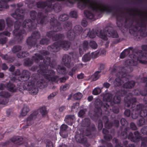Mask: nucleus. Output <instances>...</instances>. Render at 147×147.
I'll use <instances>...</instances> for the list:
<instances>
[{
	"instance_id": "7ed1b4c3",
	"label": "nucleus",
	"mask_w": 147,
	"mask_h": 147,
	"mask_svg": "<svg viewBox=\"0 0 147 147\" xmlns=\"http://www.w3.org/2000/svg\"><path fill=\"white\" fill-rule=\"evenodd\" d=\"M35 113L31 114L27 118L26 122L27 125H30L33 124L36 116L34 115Z\"/></svg>"
},
{
	"instance_id": "13d9d810",
	"label": "nucleus",
	"mask_w": 147,
	"mask_h": 147,
	"mask_svg": "<svg viewBox=\"0 0 147 147\" xmlns=\"http://www.w3.org/2000/svg\"><path fill=\"white\" fill-rule=\"evenodd\" d=\"M99 126H100V127L99 128H100V129H101L102 127V123H99Z\"/></svg>"
},
{
	"instance_id": "6e6d98bb",
	"label": "nucleus",
	"mask_w": 147,
	"mask_h": 147,
	"mask_svg": "<svg viewBox=\"0 0 147 147\" xmlns=\"http://www.w3.org/2000/svg\"><path fill=\"white\" fill-rule=\"evenodd\" d=\"M3 76V73H0V78H2Z\"/></svg>"
},
{
	"instance_id": "774afa93",
	"label": "nucleus",
	"mask_w": 147,
	"mask_h": 147,
	"mask_svg": "<svg viewBox=\"0 0 147 147\" xmlns=\"http://www.w3.org/2000/svg\"><path fill=\"white\" fill-rule=\"evenodd\" d=\"M72 35H73V33H71V34H70V36H71L72 37L73 36H72Z\"/></svg>"
},
{
	"instance_id": "e2e57ef3",
	"label": "nucleus",
	"mask_w": 147,
	"mask_h": 147,
	"mask_svg": "<svg viewBox=\"0 0 147 147\" xmlns=\"http://www.w3.org/2000/svg\"><path fill=\"white\" fill-rule=\"evenodd\" d=\"M0 95L1 96H3L4 97H6L7 96L6 95V94L2 95L1 94H0Z\"/></svg>"
},
{
	"instance_id": "f704fd0d",
	"label": "nucleus",
	"mask_w": 147,
	"mask_h": 147,
	"mask_svg": "<svg viewBox=\"0 0 147 147\" xmlns=\"http://www.w3.org/2000/svg\"><path fill=\"white\" fill-rule=\"evenodd\" d=\"M121 124L123 125H124L126 123V120L124 119H122L121 120Z\"/></svg>"
},
{
	"instance_id": "a211bd4d",
	"label": "nucleus",
	"mask_w": 147,
	"mask_h": 147,
	"mask_svg": "<svg viewBox=\"0 0 147 147\" xmlns=\"http://www.w3.org/2000/svg\"><path fill=\"white\" fill-rule=\"evenodd\" d=\"M74 118V116H71V115H69L66 116L65 120L66 122H68L69 121H71Z\"/></svg>"
},
{
	"instance_id": "9d476101",
	"label": "nucleus",
	"mask_w": 147,
	"mask_h": 147,
	"mask_svg": "<svg viewBox=\"0 0 147 147\" xmlns=\"http://www.w3.org/2000/svg\"><path fill=\"white\" fill-rule=\"evenodd\" d=\"M88 46V42L86 41H84L83 43V51L81 48H79V51L80 53V54L82 53V52H83L87 48Z\"/></svg>"
},
{
	"instance_id": "c03bdc74",
	"label": "nucleus",
	"mask_w": 147,
	"mask_h": 147,
	"mask_svg": "<svg viewBox=\"0 0 147 147\" xmlns=\"http://www.w3.org/2000/svg\"><path fill=\"white\" fill-rule=\"evenodd\" d=\"M7 68V67L5 64H4L2 65V68L3 69L6 70Z\"/></svg>"
},
{
	"instance_id": "dca6fc26",
	"label": "nucleus",
	"mask_w": 147,
	"mask_h": 147,
	"mask_svg": "<svg viewBox=\"0 0 147 147\" xmlns=\"http://www.w3.org/2000/svg\"><path fill=\"white\" fill-rule=\"evenodd\" d=\"M101 92V89L100 88H97L94 89L93 91V94L96 95L100 93Z\"/></svg>"
},
{
	"instance_id": "4c0bfd02",
	"label": "nucleus",
	"mask_w": 147,
	"mask_h": 147,
	"mask_svg": "<svg viewBox=\"0 0 147 147\" xmlns=\"http://www.w3.org/2000/svg\"><path fill=\"white\" fill-rule=\"evenodd\" d=\"M84 77V75L83 74H80L77 76V78L79 79H82Z\"/></svg>"
},
{
	"instance_id": "c756f323",
	"label": "nucleus",
	"mask_w": 147,
	"mask_h": 147,
	"mask_svg": "<svg viewBox=\"0 0 147 147\" xmlns=\"http://www.w3.org/2000/svg\"><path fill=\"white\" fill-rule=\"evenodd\" d=\"M106 51L105 49H103L100 50L99 52L100 55L102 56L105 55L106 54Z\"/></svg>"
},
{
	"instance_id": "a18cd8bd",
	"label": "nucleus",
	"mask_w": 147,
	"mask_h": 147,
	"mask_svg": "<svg viewBox=\"0 0 147 147\" xmlns=\"http://www.w3.org/2000/svg\"><path fill=\"white\" fill-rule=\"evenodd\" d=\"M65 107H61L59 108V111L61 112L64 110Z\"/></svg>"
},
{
	"instance_id": "b1692460",
	"label": "nucleus",
	"mask_w": 147,
	"mask_h": 147,
	"mask_svg": "<svg viewBox=\"0 0 147 147\" xmlns=\"http://www.w3.org/2000/svg\"><path fill=\"white\" fill-rule=\"evenodd\" d=\"M8 89L12 92H14L16 90L14 85L12 84L9 87H8Z\"/></svg>"
},
{
	"instance_id": "9b49d317",
	"label": "nucleus",
	"mask_w": 147,
	"mask_h": 147,
	"mask_svg": "<svg viewBox=\"0 0 147 147\" xmlns=\"http://www.w3.org/2000/svg\"><path fill=\"white\" fill-rule=\"evenodd\" d=\"M18 22L16 23L14 25V28L15 29L13 31V34L14 35H17V36H20L22 34L21 33H18V34H17V33L19 31L18 30H17V28H19L20 27L19 26V25H18L17 24Z\"/></svg>"
},
{
	"instance_id": "a19ab883",
	"label": "nucleus",
	"mask_w": 147,
	"mask_h": 147,
	"mask_svg": "<svg viewBox=\"0 0 147 147\" xmlns=\"http://www.w3.org/2000/svg\"><path fill=\"white\" fill-rule=\"evenodd\" d=\"M110 86V84L108 83H104V86L106 88H109Z\"/></svg>"
},
{
	"instance_id": "052dcab7",
	"label": "nucleus",
	"mask_w": 147,
	"mask_h": 147,
	"mask_svg": "<svg viewBox=\"0 0 147 147\" xmlns=\"http://www.w3.org/2000/svg\"><path fill=\"white\" fill-rule=\"evenodd\" d=\"M88 31H87H87H86V30H85V33H86V36H85V37H86V36H87V34H88Z\"/></svg>"
},
{
	"instance_id": "69168bd1",
	"label": "nucleus",
	"mask_w": 147,
	"mask_h": 147,
	"mask_svg": "<svg viewBox=\"0 0 147 147\" xmlns=\"http://www.w3.org/2000/svg\"><path fill=\"white\" fill-rule=\"evenodd\" d=\"M53 115H54V117H55V118L57 119V117H56L55 114V113H54V114H53Z\"/></svg>"
},
{
	"instance_id": "4468645a",
	"label": "nucleus",
	"mask_w": 147,
	"mask_h": 147,
	"mask_svg": "<svg viewBox=\"0 0 147 147\" xmlns=\"http://www.w3.org/2000/svg\"><path fill=\"white\" fill-rule=\"evenodd\" d=\"M84 13L86 16L90 19H92L93 17V15L92 14L87 11H85L84 12Z\"/></svg>"
},
{
	"instance_id": "338daca9",
	"label": "nucleus",
	"mask_w": 147,
	"mask_h": 147,
	"mask_svg": "<svg viewBox=\"0 0 147 147\" xmlns=\"http://www.w3.org/2000/svg\"><path fill=\"white\" fill-rule=\"evenodd\" d=\"M61 69L62 70H65V68H64V67H62V68H61Z\"/></svg>"
},
{
	"instance_id": "2f4dec72",
	"label": "nucleus",
	"mask_w": 147,
	"mask_h": 147,
	"mask_svg": "<svg viewBox=\"0 0 147 147\" xmlns=\"http://www.w3.org/2000/svg\"><path fill=\"white\" fill-rule=\"evenodd\" d=\"M79 136V135H76V138L77 142H80V143H83V140L81 138H77V137H78Z\"/></svg>"
},
{
	"instance_id": "58836bf2",
	"label": "nucleus",
	"mask_w": 147,
	"mask_h": 147,
	"mask_svg": "<svg viewBox=\"0 0 147 147\" xmlns=\"http://www.w3.org/2000/svg\"><path fill=\"white\" fill-rule=\"evenodd\" d=\"M131 61H132V60L131 61L130 60H128L126 61V64H127L128 65H129V64H131V65H135L134 64H133L132 63H131Z\"/></svg>"
},
{
	"instance_id": "72a5a7b5",
	"label": "nucleus",
	"mask_w": 147,
	"mask_h": 147,
	"mask_svg": "<svg viewBox=\"0 0 147 147\" xmlns=\"http://www.w3.org/2000/svg\"><path fill=\"white\" fill-rule=\"evenodd\" d=\"M46 147H53V145L52 142L51 141H49L47 144Z\"/></svg>"
},
{
	"instance_id": "e433bc0d",
	"label": "nucleus",
	"mask_w": 147,
	"mask_h": 147,
	"mask_svg": "<svg viewBox=\"0 0 147 147\" xmlns=\"http://www.w3.org/2000/svg\"><path fill=\"white\" fill-rule=\"evenodd\" d=\"M47 40L43 39L40 41V43L42 44H47Z\"/></svg>"
},
{
	"instance_id": "79ce46f5",
	"label": "nucleus",
	"mask_w": 147,
	"mask_h": 147,
	"mask_svg": "<svg viewBox=\"0 0 147 147\" xmlns=\"http://www.w3.org/2000/svg\"><path fill=\"white\" fill-rule=\"evenodd\" d=\"M55 94L54 93H52L48 97V98L49 99L52 98L55 96Z\"/></svg>"
},
{
	"instance_id": "412c9836",
	"label": "nucleus",
	"mask_w": 147,
	"mask_h": 147,
	"mask_svg": "<svg viewBox=\"0 0 147 147\" xmlns=\"http://www.w3.org/2000/svg\"><path fill=\"white\" fill-rule=\"evenodd\" d=\"M82 94L80 93H78L74 94V97L75 99L78 100L81 98L82 97Z\"/></svg>"
},
{
	"instance_id": "8fccbe9b",
	"label": "nucleus",
	"mask_w": 147,
	"mask_h": 147,
	"mask_svg": "<svg viewBox=\"0 0 147 147\" xmlns=\"http://www.w3.org/2000/svg\"><path fill=\"white\" fill-rule=\"evenodd\" d=\"M20 72L19 70H18L16 71V72L15 74L16 75H20Z\"/></svg>"
},
{
	"instance_id": "680f3d73",
	"label": "nucleus",
	"mask_w": 147,
	"mask_h": 147,
	"mask_svg": "<svg viewBox=\"0 0 147 147\" xmlns=\"http://www.w3.org/2000/svg\"><path fill=\"white\" fill-rule=\"evenodd\" d=\"M1 87H0V89H3V85L1 84Z\"/></svg>"
},
{
	"instance_id": "423d86ee",
	"label": "nucleus",
	"mask_w": 147,
	"mask_h": 147,
	"mask_svg": "<svg viewBox=\"0 0 147 147\" xmlns=\"http://www.w3.org/2000/svg\"><path fill=\"white\" fill-rule=\"evenodd\" d=\"M112 96L111 94L108 93L105 94L103 97V99L107 102H110L112 105L111 103Z\"/></svg>"
},
{
	"instance_id": "2eb2a0df",
	"label": "nucleus",
	"mask_w": 147,
	"mask_h": 147,
	"mask_svg": "<svg viewBox=\"0 0 147 147\" xmlns=\"http://www.w3.org/2000/svg\"><path fill=\"white\" fill-rule=\"evenodd\" d=\"M67 59V60L64 59V57H63L62 59L63 61L64 62L65 61V66L68 67H70V59L68 57Z\"/></svg>"
},
{
	"instance_id": "bb28decb",
	"label": "nucleus",
	"mask_w": 147,
	"mask_h": 147,
	"mask_svg": "<svg viewBox=\"0 0 147 147\" xmlns=\"http://www.w3.org/2000/svg\"><path fill=\"white\" fill-rule=\"evenodd\" d=\"M98 55V52H95L92 53H91V57L92 58H94L96 57Z\"/></svg>"
},
{
	"instance_id": "c85d7f7f",
	"label": "nucleus",
	"mask_w": 147,
	"mask_h": 147,
	"mask_svg": "<svg viewBox=\"0 0 147 147\" xmlns=\"http://www.w3.org/2000/svg\"><path fill=\"white\" fill-rule=\"evenodd\" d=\"M68 88V85H62L61 87V90H66Z\"/></svg>"
},
{
	"instance_id": "f3484780",
	"label": "nucleus",
	"mask_w": 147,
	"mask_h": 147,
	"mask_svg": "<svg viewBox=\"0 0 147 147\" xmlns=\"http://www.w3.org/2000/svg\"><path fill=\"white\" fill-rule=\"evenodd\" d=\"M68 18V16L66 14H64L63 15H61L60 16L59 19V20L62 21H63L67 19Z\"/></svg>"
},
{
	"instance_id": "39448f33",
	"label": "nucleus",
	"mask_w": 147,
	"mask_h": 147,
	"mask_svg": "<svg viewBox=\"0 0 147 147\" xmlns=\"http://www.w3.org/2000/svg\"><path fill=\"white\" fill-rule=\"evenodd\" d=\"M123 76H121V77L123 78ZM125 80V78H122V80L120 79V78H117L114 82V85L115 86H118L121 85L122 83H123V81Z\"/></svg>"
},
{
	"instance_id": "49530a36",
	"label": "nucleus",
	"mask_w": 147,
	"mask_h": 147,
	"mask_svg": "<svg viewBox=\"0 0 147 147\" xmlns=\"http://www.w3.org/2000/svg\"><path fill=\"white\" fill-rule=\"evenodd\" d=\"M89 36L91 38H93L95 36V35L94 34L92 33V34H90L89 35Z\"/></svg>"
},
{
	"instance_id": "bf43d9fd",
	"label": "nucleus",
	"mask_w": 147,
	"mask_h": 147,
	"mask_svg": "<svg viewBox=\"0 0 147 147\" xmlns=\"http://www.w3.org/2000/svg\"><path fill=\"white\" fill-rule=\"evenodd\" d=\"M55 47L56 48V49H57V50L55 51H57L58 50H59V47H57V46H55Z\"/></svg>"
},
{
	"instance_id": "ea45409f",
	"label": "nucleus",
	"mask_w": 147,
	"mask_h": 147,
	"mask_svg": "<svg viewBox=\"0 0 147 147\" xmlns=\"http://www.w3.org/2000/svg\"><path fill=\"white\" fill-rule=\"evenodd\" d=\"M5 35L7 36H9L10 35V33L8 32H4L1 35Z\"/></svg>"
},
{
	"instance_id": "20e7f679",
	"label": "nucleus",
	"mask_w": 147,
	"mask_h": 147,
	"mask_svg": "<svg viewBox=\"0 0 147 147\" xmlns=\"http://www.w3.org/2000/svg\"><path fill=\"white\" fill-rule=\"evenodd\" d=\"M59 47H62L64 48V50L67 49L69 48L70 46V43L67 41H62L61 42H59L58 44L59 45Z\"/></svg>"
},
{
	"instance_id": "ddd939ff",
	"label": "nucleus",
	"mask_w": 147,
	"mask_h": 147,
	"mask_svg": "<svg viewBox=\"0 0 147 147\" xmlns=\"http://www.w3.org/2000/svg\"><path fill=\"white\" fill-rule=\"evenodd\" d=\"M67 128V126L65 124H63L61 126V131L60 132V135L63 138H65V137L62 136V132L65 130Z\"/></svg>"
},
{
	"instance_id": "7c9ffc66",
	"label": "nucleus",
	"mask_w": 147,
	"mask_h": 147,
	"mask_svg": "<svg viewBox=\"0 0 147 147\" xmlns=\"http://www.w3.org/2000/svg\"><path fill=\"white\" fill-rule=\"evenodd\" d=\"M85 111L84 110H80L78 116L80 117H82L85 113Z\"/></svg>"
},
{
	"instance_id": "f03ea898",
	"label": "nucleus",
	"mask_w": 147,
	"mask_h": 147,
	"mask_svg": "<svg viewBox=\"0 0 147 147\" xmlns=\"http://www.w3.org/2000/svg\"><path fill=\"white\" fill-rule=\"evenodd\" d=\"M44 76L45 78L48 79L49 81H55V77L54 76L55 72L52 70H50L47 72L45 71L42 72V74Z\"/></svg>"
},
{
	"instance_id": "473e14b6",
	"label": "nucleus",
	"mask_w": 147,
	"mask_h": 147,
	"mask_svg": "<svg viewBox=\"0 0 147 147\" xmlns=\"http://www.w3.org/2000/svg\"><path fill=\"white\" fill-rule=\"evenodd\" d=\"M71 16L74 18H76L77 17V14L76 12H71L70 13Z\"/></svg>"
},
{
	"instance_id": "09e8293b",
	"label": "nucleus",
	"mask_w": 147,
	"mask_h": 147,
	"mask_svg": "<svg viewBox=\"0 0 147 147\" xmlns=\"http://www.w3.org/2000/svg\"><path fill=\"white\" fill-rule=\"evenodd\" d=\"M14 68L13 66H12L9 68V70L11 71H13L14 70Z\"/></svg>"
},
{
	"instance_id": "4be33fe9",
	"label": "nucleus",
	"mask_w": 147,
	"mask_h": 147,
	"mask_svg": "<svg viewBox=\"0 0 147 147\" xmlns=\"http://www.w3.org/2000/svg\"><path fill=\"white\" fill-rule=\"evenodd\" d=\"M89 44L91 47L93 49H95L97 47V45L94 41L90 42Z\"/></svg>"
},
{
	"instance_id": "0eeeda50",
	"label": "nucleus",
	"mask_w": 147,
	"mask_h": 147,
	"mask_svg": "<svg viewBox=\"0 0 147 147\" xmlns=\"http://www.w3.org/2000/svg\"><path fill=\"white\" fill-rule=\"evenodd\" d=\"M29 111V108L27 106H25L22 108L20 113V115L22 116H25L27 114Z\"/></svg>"
},
{
	"instance_id": "603ef678",
	"label": "nucleus",
	"mask_w": 147,
	"mask_h": 147,
	"mask_svg": "<svg viewBox=\"0 0 147 147\" xmlns=\"http://www.w3.org/2000/svg\"><path fill=\"white\" fill-rule=\"evenodd\" d=\"M13 16L14 18H16V19H20L21 18V17H20V15L19 14L17 15L16 17H15L14 16Z\"/></svg>"
},
{
	"instance_id": "c9c22d12",
	"label": "nucleus",
	"mask_w": 147,
	"mask_h": 147,
	"mask_svg": "<svg viewBox=\"0 0 147 147\" xmlns=\"http://www.w3.org/2000/svg\"><path fill=\"white\" fill-rule=\"evenodd\" d=\"M7 41V39L5 38H4L1 40H0V42L2 44L5 43Z\"/></svg>"
},
{
	"instance_id": "f257e3e1",
	"label": "nucleus",
	"mask_w": 147,
	"mask_h": 147,
	"mask_svg": "<svg viewBox=\"0 0 147 147\" xmlns=\"http://www.w3.org/2000/svg\"><path fill=\"white\" fill-rule=\"evenodd\" d=\"M109 31L107 32H104L103 31L101 30L98 33H97V35L100 38L106 40L108 39V37L111 36L113 37H117L118 36L117 33L114 31H112L111 32V33L109 32L108 34H107V33Z\"/></svg>"
},
{
	"instance_id": "6e6552de",
	"label": "nucleus",
	"mask_w": 147,
	"mask_h": 147,
	"mask_svg": "<svg viewBox=\"0 0 147 147\" xmlns=\"http://www.w3.org/2000/svg\"><path fill=\"white\" fill-rule=\"evenodd\" d=\"M99 72H96L91 77V80L93 81H95L97 80L100 77Z\"/></svg>"
},
{
	"instance_id": "5701e85b",
	"label": "nucleus",
	"mask_w": 147,
	"mask_h": 147,
	"mask_svg": "<svg viewBox=\"0 0 147 147\" xmlns=\"http://www.w3.org/2000/svg\"><path fill=\"white\" fill-rule=\"evenodd\" d=\"M28 22H27L26 21H24L23 24V27H25V28H28L29 27L30 24H32V23L30 20H28Z\"/></svg>"
},
{
	"instance_id": "0e129e2a",
	"label": "nucleus",
	"mask_w": 147,
	"mask_h": 147,
	"mask_svg": "<svg viewBox=\"0 0 147 147\" xmlns=\"http://www.w3.org/2000/svg\"><path fill=\"white\" fill-rule=\"evenodd\" d=\"M32 13H33V14H35V12L34 11H33V12H31L30 13V16L31 17L32 16Z\"/></svg>"
},
{
	"instance_id": "1a4fd4ad",
	"label": "nucleus",
	"mask_w": 147,
	"mask_h": 147,
	"mask_svg": "<svg viewBox=\"0 0 147 147\" xmlns=\"http://www.w3.org/2000/svg\"><path fill=\"white\" fill-rule=\"evenodd\" d=\"M135 84L134 82L133 81L129 82L127 83H125L123 85V86L125 88H131Z\"/></svg>"
},
{
	"instance_id": "f8f14e48",
	"label": "nucleus",
	"mask_w": 147,
	"mask_h": 147,
	"mask_svg": "<svg viewBox=\"0 0 147 147\" xmlns=\"http://www.w3.org/2000/svg\"><path fill=\"white\" fill-rule=\"evenodd\" d=\"M91 58V55L89 53H88L84 55L82 59L83 61L86 62L90 60Z\"/></svg>"
},
{
	"instance_id": "5fc2aeb1",
	"label": "nucleus",
	"mask_w": 147,
	"mask_h": 147,
	"mask_svg": "<svg viewBox=\"0 0 147 147\" xmlns=\"http://www.w3.org/2000/svg\"><path fill=\"white\" fill-rule=\"evenodd\" d=\"M17 56H18L19 58H21V57H25V55L24 54H23H23H22V56H18V55H17Z\"/></svg>"
},
{
	"instance_id": "3c124183",
	"label": "nucleus",
	"mask_w": 147,
	"mask_h": 147,
	"mask_svg": "<svg viewBox=\"0 0 147 147\" xmlns=\"http://www.w3.org/2000/svg\"><path fill=\"white\" fill-rule=\"evenodd\" d=\"M75 68H74L73 69V70L72 71V72H70L69 73V74L71 76H72L73 75V73H74V72L73 71V70H75Z\"/></svg>"
},
{
	"instance_id": "a878e982",
	"label": "nucleus",
	"mask_w": 147,
	"mask_h": 147,
	"mask_svg": "<svg viewBox=\"0 0 147 147\" xmlns=\"http://www.w3.org/2000/svg\"><path fill=\"white\" fill-rule=\"evenodd\" d=\"M20 49V47L19 46L14 47L12 49V51L14 53L17 52Z\"/></svg>"
},
{
	"instance_id": "393cba45",
	"label": "nucleus",
	"mask_w": 147,
	"mask_h": 147,
	"mask_svg": "<svg viewBox=\"0 0 147 147\" xmlns=\"http://www.w3.org/2000/svg\"><path fill=\"white\" fill-rule=\"evenodd\" d=\"M128 53L127 50H125L122 52L121 54L120 57L121 58H123L125 57L126 54Z\"/></svg>"
},
{
	"instance_id": "4d7b16f0",
	"label": "nucleus",
	"mask_w": 147,
	"mask_h": 147,
	"mask_svg": "<svg viewBox=\"0 0 147 147\" xmlns=\"http://www.w3.org/2000/svg\"><path fill=\"white\" fill-rule=\"evenodd\" d=\"M82 25L84 26H86V23H84V22L83 21H82Z\"/></svg>"
},
{
	"instance_id": "6ab92c4d",
	"label": "nucleus",
	"mask_w": 147,
	"mask_h": 147,
	"mask_svg": "<svg viewBox=\"0 0 147 147\" xmlns=\"http://www.w3.org/2000/svg\"><path fill=\"white\" fill-rule=\"evenodd\" d=\"M120 97L115 96L114 97L112 101L114 103H118L120 102Z\"/></svg>"
},
{
	"instance_id": "864d4df0",
	"label": "nucleus",
	"mask_w": 147,
	"mask_h": 147,
	"mask_svg": "<svg viewBox=\"0 0 147 147\" xmlns=\"http://www.w3.org/2000/svg\"><path fill=\"white\" fill-rule=\"evenodd\" d=\"M137 60L138 61H139L141 63H146V62L145 61H141V60H139V59H137Z\"/></svg>"
},
{
	"instance_id": "aec40b11",
	"label": "nucleus",
	"mask_w": 147,
	"mask_h": 147,
	"mask_svg": "<svg viewBox=\"0 0 147 147\" xmlns=\"http://www.w3.org/2000/svg\"><path fill=\"white\" fill-rule=\"evenodd\" d=\"M40 111L43 116L47 114L46 109L45 107H42L40 108Z\"/></svg>"
},
{
	"instance_id": "cd10ccee",
	"label": "nucleus",
	"mask_w": 147,
	"mask_h": 147,
	"mask_svg": "<svg viewBox=\"0 0 147 147\" xmlns=\"http://www.w3.org/2000/svg\"><path fill=\"white\" fill-rule=\"evenodd\" d=\"M5 23L3 20L0 21V30H2L4 27Z\"/></svg>"
},
{
	"instance_id": "de8ad7c7",
	"label": "nucleus",
	"mask_w": 147,
	"mask_h": 147,
	"mask_svg": "<svg viewBox=\"0 0 147 147\" xmlns=\"http://www.w3.org/2000/svg\"><path fill=\"white\" fill-rule=\"evenodd\" d=\"M93 98V97L92 96H90L88 97V100L89 101H90L92 100Z\"/></svg>"
},
{
	"instance_id": "37998d69",
	"label": "nucleus",
	"mask_w": 147,
	"mask_h": 147,
	"mask_svg": "<svg viewBox=\"0 0 147 147\" xmlns=\"http://www.w3.org/2000/svg\"><path fill=\"white\" fill-rule=\"evenodd\" d=\"M61 36V35H56L55 36V39H54V38H53V39L54 40H56L57 39L60 38Z\"/></svg>"
}]
</instances>
